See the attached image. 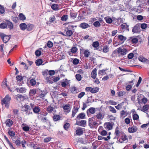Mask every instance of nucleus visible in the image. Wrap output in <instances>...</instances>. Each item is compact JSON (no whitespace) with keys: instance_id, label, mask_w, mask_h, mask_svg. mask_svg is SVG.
Here are the masks:
<instances>
[{"instance_id":"1","label":"nucleus","mask_w":149,"mask_h":149,"mask_svg":"<svg viewBox=\"0 0 149 149\" xmlns=\"http://www.w3.org/2000/svg\"><path fill=\"white\" fill-rule=\"evenodd\" d=\"M119 128L117 127L115 129V134L117 139H119V142L122 143L125 141L126 143L127 142L128 139L127 136L123 132H120L119 130Z\"/></svg>"},{"instance_id":"2","label":"nucleus","mask_w":149,"mask_h":149,"mask_svg":"<svg viewBox=\"0 0 149 149\" xmlns=\"http://www.w3.org/2000/svg\"><path fill=\"white\" fill-rule=\"evenodd\" d=\"M22 111L25 112L28 115L31 114L33 113L31 111V108L30 106L25 104L24 106H22L21 107Z\"/></svg>"},{"instance_id":"3","label":"nucleus","mask_w":149,"mask_h":149,"mask_svg":"<svg viewBox=\"0 0 149 149\" xmlns=\"http://www.w3.org/2000/svg\"><path fill=\"white\" fill-rule=\"evenodd\" d=\"M11 100V97L9 95H6L5 97L1 100V104H5L6 107L8 108L9 106V104Z\"/></svg>"},{"instance_id":"4","label":"nucleus","mask_w":149,"mask_h":149,"mask_svg":"<svg viewBox=\"0 0 149 149\" xmlns=\"http://www.w3.org/2000/svg\"><path fill=\"white\" fill-rule=\"evenodd\" d=\"M0 37L2 39L4 43H7L11 38V35H7L2 33H0Z\"/></svg>"},{"instance_id":"5","label":"nucleus","mask_w":149,"mask_h":149,"mask_svg":"<svg viewBox=\"0 0 149 149\" xmlns=\"http://www.w3.org/2000/svg\"><path fill=\"white\" fill-rule=\"evenodd\" d=\"M116 51L117 53L120 54L119 55V56H123L125 55L127 52V50L126 48L123 49L122 47H120L117 49Z\"/></svg>"},{"instance_id":"6","label":"nucleus","mask_w":149,"mask_h":149,"mask_svg":"<svg viewBox=\"0 0 149 149\" xmlns=\"http://www.w3.org/2000/svg\"><path fill=\"white\" fill-rule=\"evenodd\" d=\"M113 125L114 123H113L109 122L105 123L104 126L105 128L107 129L108 130H110L112 129Z\"/></svg>"},{"instance_id":"7","label":"nucleus","mask_w":149,"mask_h":149,"mask_svg":"<svg viewBox=\"0 0 149 149\" xmlns=\"http://www.w3.org/2000/svg\"><path fill=\"white\" fill-rule=\"evenodd\" d=\"M29 79L30 80H28L27 81V84L29 86H35L37 83L35 79L32 78L31 79Z\"/></svg>"},{"instance_id":"8","label":"nucleus","mask_w":149,"mask_h":149,"mask_svg":"<svg viewBox=\"0 0 149 149\" xmlns=\"http://www.w3.org/2000/svg\"><path fill=\"white\" fill-rule=\"evenodd\" d=\"M132 31L133 33H139L140 31V24H136L133 27Z\"/></svg>"},{"instance_id":"9","label":"nucleus","mask_w":149,"mask_h":149,"mask_svg":"<svg viewBox=\"0 0 149 149\" xmlns=\"http://www.w3.org/2000/svg\"><path fill=\"white\" fill-rule=\"evenodd\" d=\"M15 99L19 101H23L25 99V96L22 95L18 94L15 95Z\"/></svg>"},{"instance_id":"10","label":"nucleus","mask_w":149,"mask_h":149,"mask_svg":"<svg viewBox=\"0 0 149 149\" xmlns=\"http://www.w3.org/2000/svg\"><path fill=\"white\" fill-rule=\"evenodd\" d=\"M7 27H8L10 30L13 29V25L12 23L10 22L9 20H6Z\"/></svg>"},{"instance_id":"11","label":"nucleus","mask_w":149,"mask_h":149,"mask_svg":"<svg viewBox=\"0 0 149 149\" xmlns=\"http://www.w3.org/2000/svg\"><path fill=\"white\" fill-rule=\"evenodd\" d=\"M16 90L17 92L22 93H25L26 91V88L24 87L17 88Z\"/></svg>"},{"instance_id":"12","label":"nucleus","mask_w":149,"mask_h":149,"mask_svg":"<svg viewBox=\"0 0 149 149\" xmlns=\"http://www.w3.org/2000/svg\"><path fill=\"white\" fill-rule=\"evenodd\" d=\"M138 130L136 126H133L132 127H129L128 128V130L129 132L132 133L136 132Z\"/></svg>"},{"instance_id":"13","label":"nucleus","mask_w":149,"mask_h":149,"mask_svg":"<svg viewBox=\"0 0 149 149\" xmlns=\"http://www.w3.org/2000/svg\"><path fill=\"white\" fill-rule=\"evenodd\" d=\"M95 108L94 107H91L87 110L86 113L87 116H88L89 113L93 114L95 113Z\"/></svg>"},{"instance_id":"14","label":"nucleus","mask_w":149,"mask_h":149,"mask_svg":"<svg viewBox=\"0 0 149 149\" xmlns=\"http://www.w3.org/2000/svg\"><path fill=\"white\" fill-rule=\"evenodd\" d=\"M79 26L82 29H85L90 27V26L88 24L83 22L81 23L79 25Z\"/></svg>"},{"instance_id":"15","label":"nucleus","mask_w":149,"mask_h":149,"mask_svg":"<svg viewBox=\"0 0 149 149\" xmlns=\"http://www.w3.org/2000/svg\"><path fill=\"white\" fill-rule=\"evenodd\" d=\"M5 123L7 126L10 127L13 125V122L11 120L8 119L5 121Z\"/></svg>"},{"instance_id":"16","label":"nucleus","mask_w":149,"mask_h":149,"mask_svg":"<svg viewBox=\"0 0 149 149\" xmlns=\"http://www.w3.org/2000/svg\"><path fill=\"white\" fill-rule=\"evenodd\" d=\"M21 127L23 130L25 132L29 131L30 129L29 127L26 124L24 123H23Z\"/></svg>"},{"instance_id":"17","label":"nucleus","mask_w":149,"mask_h":149,"mask_svg":"<svg viewBox=\"0 0 149 149\" xmlns=\"http://www.w3.org/2000/svg\"><path fill=\"white\" fill-rule=\"evenodd\" d=\"M38 89L37 90L36 89H33L30 90L29 91V94L30 95L33 96L34 95L36 94H38Z\"/></svg>"},{"instance_id":"18","label":"nucleus","mask_w":149,"mask_h":149,"mask_svg":"<svg viewBox=\"0 0 149 149\" xmlns=\"http://www.w3.org/2000/svg\"><path fill=\"white\" fill-rule=\"evenodd\" d=\"M83 128H79L76 131V134L78 135H81L83 134Z\"/></svg>"},{"instance_id":"19","label":"nucleus","mask_w":149,"mask_h":149,"mask_svg":"<svg viewBox=\"0 0 149 149\" xmlns=\"http://www.w3.org/2000/svg\"><path fill=\"white\" fill-rule=\"evenodd\" d=\"M59 5L57 4H53L51 6V8L55 11L58 10L60 9L59 8Z\"/></svg>"},{"instance_id":"20","label":"nucleus","mask_w":149,"mask_h":149,"mask_svg":"<svg viewBox=\"0 0 149 149\" xmlns=\"http://www.w3.org/2000/svg\"><path fill=\"white\" fill-rule=\"evenodd\" d=\"M79 109V107L75 108L74 107L73 108L72 111V117H73L74 116L75 114L78 111Z\"/></svg>"},{"instance_id":"21","label":"nucleus","mask_w":149,"mask_h":149,"mask_svg":"<svg viewBox=\"0 0 149 149\" xmlns=\"http://www.w3.org/2000/svg\"><path fill=\"white\" fill-rule=\"evenodd\" d=\"M19 26L21 29L23 31L25 30L27 28V25L24 23H21Z\"/></svg>"},{"instance_id":"22","label":"nucleus","mask_w":149,"mask_h":149,"mask_svg":"<svg viewBox=\"0 0 149 149\" xmlns=\"http://www.w3.org/2000/svg\"><path fill=\"white\" fill-rule=\"evenodd\" d=\"M86 121L85 120H81L77 122V124L79 125L85 127L86 125Z\"/></svg>"},{"instance_id":"23","label":"nucleus","mask_w":149,"mask_h":149,"mask_svg":"<svg viewBox=\"0 0 149 149\" xmlns=\"http://www.w3.org/2000/svg\"><path fill=\"white\" fill-rule=\"evenodd\" d=\"M33 110L34 113L36 114L39 113L40 110V108L37 106H35L33 108Z\"/></svg>"},{"instance_id":"24","label":"nucleus","mask_w":149,"mask_h":149,"mask_svg":"<svg viewBox=\"0 0 149 149\" xmlns=\"http://www.w3.org/2000/svg\"><path fill=\"white\" fill-rule=\"evenodd\" d=\"M45 79L47 82H48L50 84H52L53 83V77L51 76L46 77Z\"/></svg>"},{"instance_id":"25","label":"nucleus","mask_w":149,"mask_h":149,"mask_svg":"<svg viewBox=\"0 0 149 149\" xmlns=\"http://www.w3.org/2000/svg\"><path fill=\"white\" fill-rule=\"evenodd\" d=\"M149 109V105L148 104H146L144 105L141 110L143 112H147Z\"/></svg>"},{"instance_id":"26","label":"nucleus","mask_w":149,"mask_h":149,"mask_svg":"<svg viewBox=\"0 0 149 149\" xmlns=\"http://www.w3.org/2000/svg\"><path fill=\"white\" fill-rule=\"evenodd\" d=\"M118 38L119 40L123 42L125 41L127 39L126 37L121 35H119L118 36Z\"/></svg>"},{"instance_id":"27","label":"nucleus","mask_w":149,"mask_h":149,"mask_svg":"<svg viewBox=\"0 0 149 149\" xmlns=\"http://www.w3.org/2000/svg\"><path fill=\"white\" fill-rule=\"evenodd\" d=\"M95 117H93L91 118H90L88 119V125L89 126H92V124L95 120Z\"/></svg>"},{"instance_id":"28","label":"nucleus","mask_w":149,"mask_h":149,"mask_svg":"<svg viewBox=\"0 0 149 149\" xmlns=\"http://www.w3.org/2000/svg\"><path fill=\"white\" fill-rule=\"evenodd\" d=\"M121 27L122 29H125L129 31V26L127 25L125 23L121 25Z\"/></svg>"},{"instance_id":"29","label":"nucleus","mask_w":149,"mask_h":149,"mask_svg":"<svg viewBox=\"0 0 149 149\" xmlns=\"http://www.w3.org/2000/svg\"><path fill=\"white\" fill-rule=\"evenodd\" d=\"M97 69L95 68L92 72L91 77L93 79H95L96 76Z\"/></svg>"},{"instance_id":"30","label":"nucleus","mask_w":149,"mask_h":149,"mask_svg":"<svg viewBox=\"0 0 149 149\" xmlns=\"http://www.w3.org/2000/svg\"><path fill=\"white\" fill-rule=\"evenodd\" d=\"M85 117V115L84 113H79L77 116V119L80 118L81 119H84Z\"/></svg>"},{"instance_id":"31","label":"nucleus","mask_w":149,"mask_h":149,"mask_svg":"<svg viewBox=\"0 0 149 149\" xmlns=\"http://www.w3.org/2000/svg\"><path fill=\"white\" fill-rule=\"evenodd\" d=\"M65 34V36L70 37L72 35L73 33L71 30H68L66 31Z\"/></svg>"},{"instance_id":"32","label":"nucleus","mask_w":149,"mask_h":149,"mask_svg":"<svg viewBox=\"0 0 149 149\" xmlns=\"http://www.w3.org/2000/svg\"><path fill=\"white\" fill-rule=\"evenodd\" d=\"M53 119L54 121H56L60 120V116L58 115H55L53 116Z\"/></svg>"},{"instance_id":"33","label":"nucleus","mask_w":149,"mask_h":149,"mask_svg":"<svg viewBox=\"0 0 149 149\" xmlns=\"http://www.w3.org/2000/svg\"><path fill=\"white\" fill-rule=\"evenodd\" d=\"M99 90V88L97 87H95L94 88L92 87L91 92L93 93H95L98 92Z\"/></svg>"},{"instance_id":"34","label":"nucleus","mask_w":149,"mask_h":149,"mask_svg":"<svg viewBox=\"0 0 149 149\" xmlns=\"http://www.w3.org/2000/svg\"><path fill=\"white\" fill-rule=\"evenodd\" d=\"M104 19L106 22L109 24L111 23L113 21L112 19L111 18L108 17H105L104 18Z\"/></svg>"},{"instance_id":"35","label":"nucleus","mask_w":149,"mask_h":149,"mask_svg":"<svg viewBox=\"0 0 149 149\" xmlns=\"http://www.w3.org/2000/svg\"><path fill=\"white\" fill-rule=\"evenodd\" d=\"M39 93H40L39 94H38V96L42 98L44 97L46 94V93H45L44 91H40Z\"/></svg>"},{"instance_id":"36","label":"nucleus","mask_w":149,"mask_h":149,"mask_svg":"<svg viewBox=\"0 0 149 149\" xmlns=\"http://www.w3.org/2000/svg\"><path fill=\"white\" fill-rule=\"evenodd\" d=\"M46 110L49 113H51L54 110V107L50 106H48Z\"/></svg>"},{"instance_id":"37","label":"nucleus","mask_w":149,"mask_h":149,"mask_svg":"<svg viewBox=\"0 0 149 149\" xmlns=\"http://www.w3.org/2000/svg\"><path fill=\"white\" fill-rule=\"evenodd\" d=\"M97 119H102L104 117V115H102L101 112H99L96 115Z\"/></svg>"},{"instance_id":"38","label":"nucleus","mask_w":149,"mask_h":149,"mask_svg":"<svg viewBox=\"0 0 149 149\" xmlns=\"http://www.w3.org/2000/svg\"><path fill=\"white\" fill-rule=\"evenodd\" d=\"M35 63L37 66H40L42 64V60L41 59H39L36 61Z\"/></svg>"},{"instance_id":"39","label":"nucleus","mask_w":149,"mask_h":149,"mask_svg":"<svg viewBox=\"0 0 149 149\" xmlns=\"http://www.w3.org/2000/svg\"><path fill=\"white\" fill-rule=\"evenodd\" d=\"M77 13H75L74 12L72 11H70V15L71 17L74 19L76 17L77 15Z\"/></svg>"},{"instance_id":"40","label":"nucleus","mask_w":149,"mask_h":149,"mask_svg":"<svg viewBox=\"0 0 149 149\" xmlns=\"http://www.w3.org/2000/svg\"><path fill=\"white\" fill-rule=\"evenodd\" d=\"M70 92L72 93H75L77 92V89H76V88L75 87H71L70 88Z\"/></svg>"},{"instance_id":"41","label":"nucleus","mask_w":149,"mask_h":149,"mask_svg":"<svg viewBox=\"0 0 149 149\" xmlns=\"http://www.w3.org/2000/svg\"><path fill=\"white\" fill-rule=\"evenodd\" d=\"M109 46L108 45H106L103 48V52L104 53H107L109 51Z\"/></svg>"},{"instance_id":"42","label":"nucleus","mask_w":149,"mask_h":149,"mask_svg":"<svg viewBox=\"0 0 149 149\" xmlns=\"http://www.w3.org/2000/svg\"><path fill=\"white\" fill-rule=\"evenodd\" d=\"M19 17L20 19L24 20L26 19L25 16L22 13L19 14Z\"/></svg>"},{"instance_id":"43","label":"nucleus","mask_w":149,"mask_h":149,"mask_svg":"<svg viewBox=\"0 0 149 149\" xmlns=\"http://www.w3.org/2000/svg\"><path fill=\"white\" fill-rule=\"evenodd\" d=\"M27 28L26 29L27 31H30L32 30L33 28V24H29L27 25Z\"/></svg>"},{"instance_id":"44","label":"nucleus","mask_w":149,"mask_h":149,"mask_svg":"<svg viewBox=\"0 0 149 149\" xmlns=\"http://www.w3.org/2000/svg\"><path fill=\"white\" fill-rule=\"evenodd\" d=\"M8 133L9 135L13 137L15 135V132L13 131L12 130L10 129L8 132Z\"/></svg>"},{"instance_id":"45","label":"nucleus","mask_w":149,"mask_h":149,"mask_svg":"<svg viewBox=\"0 0 149 149\" xmlns=\"http://www.w3.org/2000/svg\"><path fill=\"white\" fill-rule=\"evenodd\" d=\"M89 51L88 50H85L84 52V56L85 57H88L90 54Z\"/></svg>"},{"instance_id":"46","label":"nucleus","mask_w":149,"mask_h":149,"mask_svg":"<svg viewBox=\"0 0 149 149\" xmlns=\"http://www.w3.org/2000/svg\"><path fill=\"white\" fill-rule=\"evenodd\" d=\"M7 28L6 21L5 22L2 23L0 24V28L5 29Z\"/></svg>"},{"instance_id":"47","label":"nucleus","mask_w":149,"mask_h":149,"mask_svg":"<svg viewBox=\"0 0 149 149\" xmlns=\"http://www.w3.org/2000/svg\"><path fill=\"white\" fill-rule=\"evenodd\" d=\"M99 43L98 41H95L93 42L92 46L94 48H97L99 46Z\"/></svg>"},{"instance_id":"48","label":"nucleus","mask_w":149,"mask_h":149,"mask_svg":"<svg viewBox=\"0 0 149 149\" xmlns=\"http://www.w3.org/2000/svg\"><path fill=\"white\" fill-rule=\"evenodd\" d=\"M139 60L142 62H146V61L149 62V61L144 57H140L139 58Z\"/></svg>"},{"instance_id":"49","label":"nucleus","mask_w":149,"mask_h":149,"mask_svg":"<svg viewBox=\"0 0 149 149\" xmlns=\"http://www.w3.org/2000/svg\"><path fill=\"white\" fill-rule=\"evenodd\" d=\"M70 126V125L69 123H66L63 125V127L65 130H67L69 128Z\"/></svg>"},{"instance_id":"50","label":"nucleus","mask_w":149,"mask_h":149,"mask_svg":"<svg viewBox=\"0 0 149 149\" xmlns=\"http://www.w3.org/2000/svg\"><path fill=\"white\" fill-rule=\"evenodd\" d=\"M13 141H15V143L16 145L17 146H20V144H22V142L20 141V140L19 139H17L15 141L13 139Z\"/></svg>"},{"instance_id":"51","label":"nucleus","mask_w":149,"mask_h":149,"mask_svg":"<svg viewBox=\"0 0 149 149\" xmlns=\"http://www.w3.org/2000/svg\"><path fill=\"white\" fill-rule=\"evenodd\" d=\"M93 25L95 27H98L100 26V24L98 21L95 22L93 24Z\"/></svg>"},{"instance_id":"52","label":"nucleus","mask_w":149,"mask_h":149,"mask_svg":"<svg viewBox=\"0 0 149 149\" xmlns=\"http://www.w3.org/2000/svg\"><path fill=\"white\" fill-rule=\"evenodd\" d=\"M63 107L64 110H68L70 108V104H66L64 106L63 105Z\"/></svg>"},{"instance_id":"53","label":"nucleus","mask_w":149,"mask_h":149,"mask_svg":"<svg viewBox=\"0 0 149 149\" xmlns=\"http://www.w3.org/2000/svg\"><path fill=\"white\" fill-rule=\"evenodd\" d=\"M47 45L48 47L51 48L53 46V43L50 41L49 40L48 41Z\"/></svg>"},{"instance_id":"54","label":"nucleus","mask_w":149,"mask_h":149,"mask_svg":"<svg viewBox=\"0 0 149 149\" xmlns=\"http://www.w3.org/2000/svg\"><path fill=\"white\" fill-rule=\"evenodd\" d=\"M68 17V15H63L61 17V20L62 21H66Z\"/></svg>"},{"instance_id":"55","label":"nucleus","mask_w":149,"mask_h":149,"mask_svg":"<svg viewBox=\"0 0 149 149\" xmlns=\"http://www.w3.org/2000/svg\"><path fill=\"white\" fill-rule=\"evenodd\" d=\"M79 62V60L76 58L74 59L72 61V63L74 65H76L78 64Z\"/></svg>"},{"instance_id":"56","label":"nucleus","mask_w":149,"mask_h":149,"mask_svg":"<svg viewBox=\"0 0 149 149\" xmlns=\"http://www.w3.org/2000/svg\"><path fill=\"white\" fill-rule=\"evenodd\" d=\"M5 12V9L3 6L1 5H0V13L3 14Z\"/></svg>"},{"instance_id":"57","label":"nucleus","mask_w":149,"mask_h":149,"mask_svg":"<svg viewBox=\"0 0 149 149\" xmlns=\"http://www.w3.org/2000/svg\"><path fill=\"white\" fill-rule=\"evenodd\" d=\"M76 79L78 81L81 80V76L79 74H77L75 76Z\"/></svg>"},{"instance_id":"58","label":"nucleus","mask_w":149,"mask_h":149,"mask_svg":"<svg viewBox=\"0 0 149 149\" xmlns=\"http://www.w3.org/2000/svg\"><path fill=\"white\" fill-rule=\"evenodd\" d=\"M16 80L17 81H21L23 79V77L20 75H18L16 77Z\"/></svg>"},{"instance_id":"59","label":"nucleus","mask_w":149,"mask_h":149,"mask_svg":"<svg viewBox=\"0 0 149 149\" xmlns=\"http://www.w3.org/2000/svg\"><path fill=\"white\" fill-rule=\"evenodd\" d=\"M51 139V138L49 137L46 138L44 139V142L45 143L48 142L50 141Z\"/></svg>"},{"instance_id":"60","label":"nucleus","mask_w":149,"mask_h":149,"mask_svg":"<svg viewBox=\"0 0 149 149\" xmlns=\"http://www.w3.org/2000/svg\"><path fill=\"white\" fill-rule=\"evenodd\" d=\"M41 52L39 50H37L35 52V55L36 56H39L41 54Z\"/></svg>"},{"instance_id":"61","label":"nucleus","mask_w":149,"mask_h":149,"mask_svg":"<svg viewBox=\"0 0 149 149\" xmlns=\"http://www.w3.org/2000/svg\"><path fill=\"white\" fill-rule=\"evenodd\" d=\"M109 109L110 111H111L113 113H116V110L115 109V108L111 107V106H110L109 107Z\"/></svg>"},{"instance_id":"62","label":"nucleus","mask_w":149,"mask_h":149,"mask_svg":"<svg viewBox=\"0 0 149 149\" xmlns=\"http://www.w3.org/2000/svg\"><path fill=\"white\" fill-rule=\"evenodd\" d=\"M85 93L84 92H81L78 95V97L79 98H81L85 95Z\"/></svg>"},{"instance_id":"63","label":"nucleus","mask_w":149,"mask_h":149,"mask_svg":"<svg viewBox=\"0 0 149 149\" xmlns=\"http://www.w3.org/2000/svg\"><path fill=\"white\" fill-rule=\"evenodd\" d=\"M134 120H137L139 118V115L136 114H134L132 116Z\"/></svg>"},{"instance_id":"64","label":"nucleus","mask_w":149,"mask_h":149,"mask_svg":"<svg viewBox=\"0 0 149 149\" xmlns=\"http://www.w3.org/2000/svg\"><path fill=\"white\" fill-rule=\"evenodd\" d=\"M56 19V18L54 16H53L52 17H51L49 19V22L50 23L53 22Z\"/></svg>"}]
</instances>
